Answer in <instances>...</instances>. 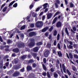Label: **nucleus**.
Masks as SVG:
<instances>
[{
  "label": "nucleus",
  "mask_w": 78,
  "mask_h": 78,
  "mask_svg": "<svg viewBox=\"0 0 78 78\" xmlns=\"http://www.w3.org/2000/svg\"><path fill=\"white\" fill-rule=\"evenodd\" d=\"M43 25V23L42 21H38L37 22L36 24V25L37 27L40 28Z\"/></svg>",
  "instance_id": "f257e3e1"
},
{
  "label": "nucleus",
  "mask_w": 78,
  "mask_h": 78,
  "mask_svg": "<svg viewBox=\"0 0 78 78\" xmlns=\"http://www.w3.org/2000/svg\"><path fill=\"white\" fill-rule=\"evenodd\" d=\"M50 54V51L48 50H46L44 53V55L45 57H48V55Z\"/></svg>",
  "instance_id": "f03ea898"
},
{
  "label": "nucleus",
  "mask_w": 78,
  "mask_h": 78,
  "mask_svg": "<svg viewBox=\"0 0 78 78\" xmlns=\"http://www.w3.org/2000/svg\"><path fill=\"white\" fill-rule=\"evenodd\" d=\"M20 74V73L18 71H16L15 73L13 74L14 76H18Z\"/></svg>",
  "instance_id": "7ed1b4c3"
},
{
  "label": "nucleus",
  "mask_w": 78,
  "mask_h": 78,
  "mask_svg": "<svg viewBox=\"0 0 78 78\" xmlns=\"http://www.w3.org/2000/svg\"><path fill=\"white\" fill-rule=\"evenodd\" d=\"M51 16H52V14L51 13H49L47 14V19H49L51 18Z\"/></svg>",
  "instance_id": "20e7f679"
},
{
  "label": "nucleus",
  "mask_w": 78,
  "mask_h": 78,
  "mask_svg": "<svg viewBox=\"0 0 78 78\" xmlns=\"http://www.w3.org/2000/svg\"><path fill=\"white\" fill-rule=\"evenodd\" d=\"M39 48H40L39 46H37L33 48V50L34 51V52H37V51H38L39 50Z\"/></svg>",
  "instance_id": "39448f33"
},
{
  "label": "nucleus",
  "mask_w": 78,
  "mask_h": 78,
  "mask_svg": "<svg viewBox=\"0 0 78 78\" xmlns=\"http://www.w3.org/2000/svg\"><path fill=\"white\" fill-rule=\"evenodd\" d=\"M34 35H36V33L34 32H31L29 34V36L30 37L33 36Z\"/></svg>",
  "instance_id": "423d86ee"
},
{
  "label": "nucleus",
  "mask_w": 78,
  "mask_h": 78,
  "mask_svg": "<svg viewBox=\"0 0 78 78\" xmlns=\"http://www.w3.org/2000/svg\"><path fill=\"white\" fill-rule=\"evenodd\" d=\"M61 23L60 22H58L57 23L56 26L58 27H61Z\"/></svg>",
  "instance_id": "0eeeda50"
},
{
  "label": "nucleus",
  "mask_w": 78,
  "mask_h": 78,
  "mask_svg": "<svg viewBox=\"0 0 78 78\" xmlns=\"http://www.w3.org/2000/svg\"><path fill=\"white\" fill-rule=\"evenodd\" d=\"M48 28H48V27H46L44 28L41 31L42 32H45V31H47V30H48Z\"/></svg>",
  "instance_id": "6e6552de"
},
{
  "label": "nucleus",
  "mask_w": 78,
  "mask_h": 78,
  "mask_svg": "<svg viewBox=\"0 0 78 78\" xmlns=\"http://www.w3.org/2000/svg\"><path fill=\"white\" fill-rule=\"evenodd\" d=\"M20 66H14V68L16 70H17V69H20Z\"/></svg>",
  "instance_id": "1a4fd4ad"
},
{
  "label": "nucleus",
  "mask_w": 78,
  "mask_h": 78,
  "mask_svg": "<svg viewBox=\"0 0 78 78\" xmlns=\"http://www.w3.org/2000/svg\"><path fill=\"white\" fill-rule=\"evenodd\" d=\"M33 12V11H31V13H32V16H33V17H36V16H37V14L36 13Z\"/></svg>",
  "instance_id": "9d476101"
},
{
  "label": "nucleus",
  "mask_w": 78,
  "mask_h": 78,
  "mask_svg": "<svg viewBox=\"0 0 78 78\" xmlns=\"http://www.w3.org/2000/svg\"><path fill=\"white\" fill-rule=\"evenodd\" d=\"M35 43L34 41L31 42L30 44H29L28 45L29 47H33V46H34V45Z\"/></svg>",
  "instance_id": "9b49d317"
},
{
  "label": "nucleus",
  "mask_w": 78,
  "mask_h": 78,
  "mask_svg": "<svg viewBox=\"0 0 78 78\" xmlns=\"http://www.w3.org/2000/svg\"><path fill=\"white\" fill-rule=\"evenodd\" d=\"M62 67L63 70L64 72L65 73H66V67H65V66H64V64H63L62 65Z\"/></svg>",
  "instance_id": "f8f14e48"
},
{
  "label": "nucleus",
  "mask_w": 78,
  "mask_h": 78,
  "mask_svg": "<svg viewBox=\"0 0 78 78\" xmlns=\"http://www.w3.org/2000/svg\"><path fill=\"white\" fill-rule=\"evenodd\" d=\"M13 51L14 52H15L16 53H17L19 52V49L18 48H15L13 50Z\"/></svg>",
  "instance_id": "ddd939ff"
},
{
  "label": "nucleus",
  "mask_w": 78,
  "mask_h": 78,
  "mask_svg": "<svg viewBox=\"0 0 78 78\" xmlns=\"http://www.w3.org/2000/svg\"><path fill=\"white\" fill-rule=\"evenodd\" d=\"M58 55L59 57H62V54L61 51H59L58 52Z\"/></svg>",
  "instance_id": "4468645a"
},
{
  "label": "nucleus",
  "mask_w": 78,
  "mask_h": 78,
  "mask_svg": "<svg viewBox=\"0 0 78 78\" xmlns=\"http://www.w3.org/2000/svg\"><path fill=\"white\" fill-rule=\"evenodd\" d=\"M51 46V44L49 43H48L47 47L48 48H50Z\"/></svg>",
  "instance_id": "2eb2a0df"
},
{
  "label": "nucleus",
  "mask_w": 78,
  "mask_h": 78,
  "mask_svg": "<svg viewBox=\"0 0 78 78\" xmlns=\"http://www.w3.org/2000/svg\"><path fill=\"white\" fill-rule=\"evenodd\" d=\"M56 20H57V17H56L54 18L53 20V22H52V24H54V23H55V22H56Z\"/></svg>",
  "instance_id": "dca6fc26"
},
{
  "label": "nucleus",
  "mask_w": 78,
  "mask_h": 78,
  "mask_svg": "<svg viewBox=\"0 0 78 78\" xmlns=\"http://www.w3.org/2000/svg\"><path fill=\"white\" fill-rule=\"evenodd\" d=\"M60 14V12L59 11H58L54 15V17H55V16H56L58 14Z\"/></svg>",
  "instance_id": "f3484780"
},
{
  "label": "nucleus",
  "mask_w": 78,
  "mask_h": 78,
  "mask_svg": "<svg viewBox=\"0 0 78 78\" xmlns=\"http://www.w3.org/2000/svg\"><path fill=\"white\" fill-rule=\"evenodd\" d=\"M14 3H15V1H14L13 2H12L9 4V7L11 6H12V5H13V4Z\"/></svg>",
  "instance_id": "a211bd4d"
},
{
  "label": "nucleus",
  "mask_w": 78,
  "mask_h": 78,
  "mask_svg": "<svg viewBox=\"0 0 78 78\" xmlns=\"http://www.w3.org/2000/svg\"><path fill=\"white\" fill-rule=\"evenodd\" d=\"M32 69V68H31V67L28 66L27 68V70H31Z\"/></svg>",
  "instance_id": "6ab92c4d"
},
{
  "label": "nucleus",
  "mask_w": 78,
  "mask_h": 78,
  "mask_svg": "<svg viewBox=\"0 0 78 78\" xmlns=\"http://www.w3.org/2000/svg\"><path fill=\"white\" fill-rule=\"evenodd\" d=\"M18 47H25V45L24 43H22V44H20L18 45Z\"/></svg>",
  "instance_id": "aec40b11"
},
{
  "label": "nucleus",
  "mask_w": 78,
  "mask_h": 78,
  "mask_svg": "<svg viewBox=\"0 0 78 78\" xmlns=\"http://www.w3.org/2000/svg\"><path fill=\"white\" fill-rule=\"evenodd\" d=\"M72 67L73 69L74 70V71H75V72L76 71V69L75 68V67L73 66H72Z\"/></svg>",
  "instance_id": "412c9836"
},
{
  "label": "nucleus",
  "mask_w": 78,
  "mask_h": 78,
  "mask_svg": "<svg viewBox=\"0 0 78 78\" xmlns=\"http://www.w3.org/2000/svg\"><path fill=\"white\" fill-rule=\"evenodd\" d=\"M5 5H6V3H4L3 5H2L1 8V11H2V8H3V7H4V6H5Z\"/></svg>",
  "instance_id": "4be33fe9"
},
{
  "label": "nucleus",
  "mask_w": 78,
  "mask_h": 78,
  "mask_svg": "<svg viewBox=\"0 0 78 78\" xmlns=\"http://www.w3.org/2000/svg\"><path fill=\"white\" fill-rule=\"evenodd\" d=\"M54 76L55 78H58V74H57V73H54Z\"/></svg>",
  "instance_id": "5701e85b"
},
{
  "label": "nucleus",
  "mask_w": 78,
  "mask_h": 78,
  "mask_svg": "<svg viewBox=\"0 0 78 78\" xmlns=\"http://www.w3.org/2000/svg\"><path fill=\"white\" fill-rule=\"evenodd\" d=\"M3 62H2L1 63H0V68L1 69H2L3 68Z\"/></svg>",
  "instance_id": "b1692460"
},
{
  "label": "nucleus",
  "mask_w": 78,
  "mask_h": 78,
  "mask_svg": "<svg viewBox=\"0 0 78 78\" xmlns=\"http://www.w3.org/2000/svg\"><path fill=\"white\" fill-rule=\"evenodd\" d=\"M47 3H46L44 4L43 6L44 9H45L47 8Z\"/></svg>",
  "instance_id": "393cba45"
},
{
  "label": "nucleus",
  "mask_w": 78,
  "mask_h": 78,
  "mask_svg": "<svg viewBox=\"0 0 78 78\" xmlns=\"http://www.w3.org/2000/svg\"><path fill=\"white\" fill-rule=\"evenodd\" d=\"M66 72L69 75V76L70 75H71V73H70V71H69V70L66 69Z\"/></svg>",
  "instance_id": "a878e982"
},
{
  "label": "nucleus",
  "mask_w": 78,
  "mask_h": 78,
  "mask_svg": "<svg viewBox=\"0 0 78 78\" xmlns=\"http://www.w3.org/2000/svg\"><path fill=\"white\" fill-rule=\"evenodd\" d=\"M25 28V25H24L21 27L20 29L21 30H24Z\"/></svg>",
  "instance_id": "bb28decb"
},
{
  "label": "nucleus",
  "mask_w": 78,
  "mask_h": 78,
  "mask_svg": "<svg viewBox=\"0 0 78 78\" xmlns=\"http://www.w3.org/2000/svg\"><path fill=\"white\" fill-rule=\"evenodd\" d=\"M7 9V7H5L2 10L3 12H5Z\"/></svg>",
  "instance_id": "cd10ccee"
},
{
  "label": "nucleus",
  "mask_w": 78,
  "mask_h": 78,
  "mask_svg": "<svg viewBox=\"0 0 78 78\" xmlns=\"http://www.w3.org/2000/svg\"><path fill=\"white\" fill-rule=\"evenodd\" d=\"M54 36H56V34H57V31L56 30H55L54 32Z\"/></svg>",
  "instance_id": "c85d7f7f"
},
{
  "label": "nucleus",
  "mask_w": 78,
  "mask_h": 78,
  "mask_svg": "<svg viewBox=\"0 0 78 78\" xmlns=\"http://www.w3.org/2000/svg\"><path fill=\"white\" fill-rule=\"evenodd\" d=\"M69 57L70 58H71V59L73 58V55H72V54L71 53H69Z\"/></svg>",
  "instance_id": "c756f323"
},
{
  "label": "nucleus",
  "mask_w": 78,
  "mask_h": 78,
  "mask_svg": "<svg viewBox=\"0 0 78 78\" xmlns=\"http://www.w3.org/2000/svg\"><path fill=\"white\" fill-rule=\"evenodd\" d=\"M65 31L66 34L69 35V32H68V30H67V28H66Z\"/></svg>",
  "instance_id": "7c9ffc66"
},
{
  "label": "nucleus",
  "mask_w": 78,
  "mask_h": 78,
  "mask_svg": "<svg viewBox=\"0 0 78 78\" xmlns=\"http://www.w3.org/2000/svg\"><path fill=\"white\" fill-rule=\"evenodd\" d=\"M42 43L41 42H39V43H38L37 44V45L38 46H39V45H42Z\"/></svg>",
  "instance_id": "2f4dec72"
},
{
  "label": "nucleus",
  "mask_w": 78,
  "mask_h": 78,
  "mask_svg": "<svg viewBox=\"0 0 78 78\" xmlns=\"http://www.w3.org/2000/svg\"><path fill=\"white\" fill-rule=\"evenodd\" d=\"M26 58H27V55H24L22 56L21 59H24Z\"/></svg>",
  "instance_id": "473e14b6"
},
{
  "label": "nucleus",
  "mask_w": 78,
  "mask_h": 78,
  "mask_svg": "<svg viewBox=\"0 0 78 78\" xmlns=\"http://www.w3.org/2000/svg\"><path fill=\"white\" fill-rule=\"evenodd\" d=\"M74 57L76 59H78V55L76 54H74Z\"/></svg>",
  "instance_id": "72a5a7b5"
},
{
  "label": "nucleus",
  "mask_w": 78,
  "mask_h": 78,
  "mask_svg": "<svg viewBox=\"0 0 78 78\" xmlns=\"http://www.w3.org/2000/svg\"><path fill=\"white\" fill-rule=\"evenodd\" d=\"M34 62V61L32 59L30 60L28 62V63H32V62Z\"/></svg>",
  "instance_id": "f704fd0d"
},
{
  "label": "nucleus",
  "mask_w": 78,
  "mask_h": 78,
  "mask_svg": "<svg viewBox=\"0 0 78 78\" xmlns=\"http://www.w3.org/2000/svg\"><path fill=\"white\" fill-rule=\"evenodd\" d=\"M57 47H58V49H61V46H60V44H59V43L58 44Z\"/></svg>",
  "instance_id": "c9c22d12"
},
{
  "label": "nucleus",
  "mask_w": 78,
  "mask_h": 78,
  "mask_svg": "<svg viewBox=\"0 0 78 78\" xmlns=\"http://www.w3.org/2000/svg\"><path fill=\"white\" fill-rule=\"evenodd\" d=\"M53 26H52L49 29V31H51L52 30H53Z\"/></svg>",
  "instance_id": "e433bc0d"
},
{
  "label": "nucleus",
  "mask_w": 78,
  "mask_h": 78,
  "mask_svg": "<svg viewBox=\"0 0 78 78\" xmlns=\"http://www.w3.org/2000/svg\"><path fill=\"white\" fill-rule=\"evenodd\" d=\"M25 71V68H23L20 70V71L21 72H23Z\"/></svg>",
  "instance_id": "4c0bfd02"
},
{
  "label": "nucleus",
  "mask_w": 78,
  "mask_h": 78,
  "mask_svg": "<svg viewBox=\"0 0 78 78\" xmlns=\"http://www.w3.org/2000/svg\"><path fill=\"white\" fill-rule=\"evenodd\" d=\"M42 66L44 70H47L46 67H45V65H44V64H43Z\"/></svg>",
  "instance_id": "58836bf2"
},
{
  "label": "nucleus",
  "mask_w": 78,
  "mask_h": 78,
  "mask_svg": "<svg viewBox=\"0 0 78 78\" xmlns=\"http://www.w3.org/2000/svg\"><path fill=\"white\" fill-rule=\"evenodd\" d=\"M33 56L34 57V58H36V56H37L36 54L35 53H34L33 54Z\"/></svg>",
  "instance_id": "ea45409f"
},
{
  "label": "nucleus",
  "mask_w": 78,
  "mask_h": 78,
  "mask_svg": "<svg viewBox=\"0 0 78 78\" xmlns=\"http://www.w3.org/2000/svg\"><path fill=\"white\" fill-rule=\"evenodd\" d=\"M13 7H14V8H16L17 6V3H16L15 4L13 5Z\"/></svg>",
  "instance_id": "a19ab883"
},
{
  "label": "nucleus",
  "mask_w": 78,
  "mask_h": 78,
  "mask_svg": "<svg viewBox=\"0 0 78 78\" xmlns=\"http://www.w3.org/2000/svg\"><path fill=\"white\" fill-rule=\"evenodd\" d=\"M40 8H42V7H38L36 9V12L38 11L39 9H40Z\"/></svg>",
  "instance_id": "79ce46f5"
},
{
  "label": "nucleus",
  "mask_w": 78,
  "mask_h": 78,
  "mask_svg": "<svg viewBox=\"0 0 78 78\" xmlns=\"http://www.w3.org/2000/svg\"><path fill=\"white\" fill-rule=\"evenodd\" d=\"M18 62V61H17V58L14 60V62L15 64H17Z\"/></svg>",
  "instance_id": "37998d69"
},
{
  "label": "nucleus",
  "mask_w": 78,
  "mask_h": 78,
  "mask_svg": "<svg viewBox=\"0 0 78 78\" xmlns=\"http://www.w3.org/2000/svg\"><path fill=\"white\" fill-rule=\"evenodd\" d=\"M53 44L54 45H55V46H56V41H54V42L53 43Z\"/></svg>",
  "instance_id": "c03bdc74"
},
{
  "label": "nucleus",
  "mask_w": 78,
  "mask_h": 78,
  "mask_svg": "<svg viewBox=\"0 0 78 78\" xmlns=\"http://www.w3.org/2000/svg\"><path fill=\"white\" fill-rule=\"evenodd\" d=\"M47 75L48 77V78H50L51 76H50V74H49V73L48 72L47 73Z\"/></svg>",
  "instance_id": "a18cd8bd"
},
{
  "label": "nucleus",
  "mask_w": 78,
  "mask_h": 78,
  "mask_svg": "<svg viewBox=\"0 0 78 78\" xmlns=\"http://www.w3.org/2000/svg\"><path fill=\"white\" fill-rule=\"evenodd\" d=\"M30 27L31 28H33L34 27V24H31L30 25Z\"/></svg>",
  "instance_id": "49530a36"
},
{
  "label": "nucleus",
  "mask_w": 78,
  "mask_h": 78,
  "mask_svg": "<svg viewBox=\"0 0 78 78\" xmlns=\"http://www.w3.org/2000/svg\"><path fill=\"white\" fill-rule=\"evenodd\" d=\"M52 51L53 53H56V51H55V48H53V49Z\"/></svg>",
  "instance_id": "de8ad7c7"
},
{
  "label": "nucleus",
  "mask_w": 78,
  "mask_h": 78,
  "mask_svg": "<svg viewBox=\"0 0 78 78\" xmlns=\"http://www.w3.org/2000/svg\"><path fill=\"white\" fill-rule=\"evenodd\" d=\"M33 5L32 4L30 5V9H31L32 8H33Z\"/></svg>",
  "instance_id": "09e8293b"
},
{
  "label": "nucleus",
  "mask_w": 78,
  "mask_h": 78,
  "mask_svg": "<svg viewBox=\"0 0 78 78\" xmlns=\"http://www.w3.org/2000/svg\"><path fill=\"white\" fill-rule=\"evenodd\" d=\"M60 3V2H59V0H57L56 1V3L57 4H59V3Z\"/></svg>",
  "instance_id": "8fccbe9b"
},
{
  "label": "nucleus",
  "mask_w": 78,
  "mask_h": 78,
  "mask_svg": "<svg viewBox=\"0 0 78 78\" xmlns=\"http://www.w3.org/2000/svg\"><path fill=\"white\" fill-rule=\"evenodd\" d=\"M45 18V15H44L42 17V20H44Z\"/></svg>",
  "instance_id": "3c124183"
},
{
  "label": "nucleus",
  "mask_w": 78,
  "mask_h": 78,
  "mask_svg": "<svg viewBox=\"0 0 78 78\" xmlns=\"http://www.w3.org/2000/svg\"><path fill=\"white\" fill-rule=\"evenodd\" d=\"M69 48L70 49H73V46L72 45H69Z\"/></svg>",
  "instance_id": "603ef678"
},
{
  "label": "nucleus",
  "mask_w": 78,
  "mask_h": 78,
  "mask_svg": "<svg viewBox=\"0 0 78 78\" xmlns=\"http://www.w3.org/2000/svg\"><path fill=\"white\" fill-rule=\"evenodd\" d=\"M24 37V35L23 34H20V37Z\"/></svg>",
  "instance_id": "864d4df0"
},
{
  "label": "nucleus",
  "mask_w": 78,
  "mask_h": 78,
  "mask_svg": "<svg viewBox=\"0 0 78 78\" xmlns=\"http://www.w3.org/2000/svg\"><path fill=\"white\" fill-rule=\"evenodd\" d=\"M33 67H36V64L35 63H34L33 64Z\"/></svg>",
  "instance_id": "5fc2aeb1"
},
{
  "label": "nucleus",
  "mask_w": 78,
  "mask_h": 78,
  "mask_svg": "<svg viewBox=\"0 0 78 78\" xmlns=\"http://www.w3.org/2000/svg\"><path fill=\"white\" fill-rule=\"evenodd\" d=\"M70 6V7H71V8H72V7H73V4L72 3H71Z\"/></svg>",
  "instance_id": "6e6d98bb"
},
{
  "label": "nucleus",
  "mask_w": 78,
  "mask_h": 78,
  "mask_svg": "<svg viewBox=\"0 0 78 78\" xmlns=\"http://www.w3.org/2000/svg\"><path fill=\"white\" fill-rule=\"evenodd\" d=\"M33 30V29H29L27 30V32H29V31H31Z\"/></svg>",
  "instance_id": "4d7b16f0"
},
{
  "label": "nucleus",
  "mask_w": 78,
  "mask_h": 78,
  "mask_svg": "<svg viewBox=\"0 0 78 78\" xmlns=\"http://www.w3.org/2000/svg\"><path fill=\"white\" fill-rule=\"evenodd\" d=\"M59 34H58V35H57V40H59Z\"/></svg>",
  "instance_id": "13d9d810"
},
{
  "label": "nucleus",
  "mask_w": 78,
  "mask_h": 78,
  "mask_svg": "<svg viewBox=\"0 0 78 78\" xmlns=\"http://www.w3.org/2000/svg\"><path fill=\"white\" fill-rule=\"evenodd\" d=\"M5 66L7 67H8V66H9V62H7V63H5Z\"/></svg>",
  "instance_id": "bf43d9fd"
},
{
  "label": "nucleus",
  "mask_w": 78,
  "mask_h": 78,
  "mask_svg": "<svg viewBox=\"0 0 78 78\" xmlns=\"http://www.w3.org/2000/svg\"><path fill=\"white\" fill-rule=\"evenodd\" d=\"M49 62H52V64H53V59L51 58V59H50Z\"/></svg>",
  "instance_id": "052dcab7"
},
{
  "label": "nucleus",
  "mask_w": 78,
  "mask_h": 78,
  "mask_svg": "<svg viewBox=\"0 0 78 78\" xmlns=\"http://www.w3.org/2000/svg\"><path fill=\"white\" fill-rule=\"evenodd\" d=\"M45 36H48V32H46L45 33Z\"/></svg>",
  "instance_id": "680f3d73"
},
{
  "label": "nucleus",
  "mask_w": 78,
  "mask_h": 78,
  "mask_svg": "<svg viewBox=\"0 0 78 78\" xmlns=\"http://www.w3.org/2000/svg\"><path fill=\"white\" fill-rule=\"evenodd\" d=\"M43 62L44 63H46V59L45 58H44L43 59Z\"/></svg>",
  "instance_id": "e2e57ef3"
},
{
  "label": "nucleus",
  "mask_w": 78,
  "mask_h": 78,
  "mask_svg": "<svg viewBox=\"0 0 78 78\" xmlns=\"http://www.w3.org/2000/svg\"><path fill=\"white\" fill-rule=\"evenodd\" d=\"M78 46V44H74V47L76 48V47Z\"/></svg>",
  "instance_id": "0e129e2a"
},
{
  "label": "nucleus",
  "mask_w": 78,
  "mask_h": 78,
  "mask_svg": "<svg viewBox=\"0 0 78 78\" xmlns=\"http://www.w3.org/2000/svg\"><path fill=\"white\" fill-rule=\"evenodd\" d=\"M42 75H43V76H45V75H47V73H46L45 72H44L43 73Z\"/></svg>",
  "instance_id": "69168bd1"
},
{
  "label": "nucleus",
  "mask_w": 78,
  "mask_h": 78,
  "mask_svg": "<svg viewBox=\"0 0 78 78\" xmlns=\"http://www.w3.org/2000/svg\"><path fill=\"white\" fill-rule=\"evenodd\" d=\"M0 41L2 42H3V40H2V37L0 36Z\"/></svg>",
  "instance_id": "338daca9"
},
{
  "label": "nucleus",
  "mask_w": 78,
  "mask_h": 78,
  "mask_svg": "<svg viewBox=\"0 0 78 78\" xmlns=\"http://www.w3.org/2000/svg\"><path fill=\"white\" fill-rule=\"evenodd\" d=\"M51 71L52 72H54V69L53 68H51Z\"/></svg>",
  "instance_id": "774afa93"
}]
</instances>
